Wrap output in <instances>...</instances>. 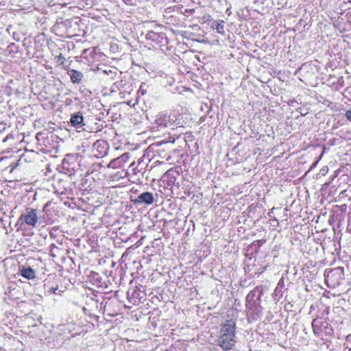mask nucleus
<instances>
[{"instance_id": "nucleus-1", "label": "nucleus", "mask_w": 351, "mask_h": 351, "mask_svg": "<svg viewBox=\"0 0 351 351\" xmlns=\"http://www.w3.org/2000/svg\"><path fill=\"white\" fill-rule=\"evenodd\" d=\"M38 212L32 208H27L25 213H22L19 221L25 223L28 226L35 227L38 221Z\"/></svg>"}, {"instance_id": "nucleus-2", "label": "nucleus", "mask_w": 351, "mask_h": 351, "mask_svg": "<svg viewBox=\"0 0 351 351\" xmlns=\"http://www.w3.org/2000/svg\"><path fill=\"white\" fill-rule=\"evenodd\" d=\"M176 117L174 115L168 114L167 113L160 112L156 115L155 123L162 128H174Z\"/></svg>"}, {"instance_id": "nucleus-3", "label": "nucleus", "mask_w": 351, "mask_h": 351, "mask_svg": "<svg viewBox=\"0 0 351 351\" xmlns=\"http://www.w3.org/2000/svg\"><path fill=\"white\" fill-rule=\"evenodd\" d=\"M154 201V195L152 193L149 192H144L133 200L134 203L136 204H147L150 205L153 204Z\"/></svg>"}, {"instance_id": "nucleus-4", "label": "nucleus", "mask_w": 351, "mask_h": 351, "mask_svg": "<svg viewBox=\"0 0 351 351\" xmlns=\"http://www.w3.org/2000/svg\"><path fill=\"white\" fill-rule=\"evenodd\" d=\"M233 336L221 333L219 338V343L224 350H229L234 345V339Z\"/></svg>"}, {"instance_id": "nucleus-5", "label": "nucleus", "mask_w": 351, "mask_h": 351, "mask_svg": "<svg viewBox=\"0 0 351 351\" xmlns=\"http://www.w3.org/2000/svg\"><path fill=\"white\" fill-rule=\"evenodd\" d=\"M70 123L77 129L82 128L85 124L84 123V117L82 113L77 112L72 114L70 119Z\"/></svg>"}, {"instance_id": "nucleus-6", "label": "nucleus", "mask_w": 351, "mask_h": 351, "mask_svg": "<svg viewBox=\"0 0 351 351\" xmlns=\"http://www.w3.org/2000/svg\"><path fill=\"white\" fill-rule=\"evenodd\" d=\"M128 153H125L120 157L112 160L108 165V167L116 169L121 167L128 158Z\"/></svg>"}, {"instance_id": "nucleus-7", "label": "nucleus", "mask_w": 351, "mask_h": 351, "mask_svg": "<svg viewBox=\"0 0 351 351\" xmlns=\"http://www.w3.org/2000/svg\"><path fill=\"white\" fill-rule=\"evenodd\" d=\"M68 74L71 77V80L73 84H80L84 77V75L81 71L70 69L68 71Z\"/></svg>"}, {"instance_id": "nucleus-8", "label": "nucleus", "mask_w": 351, "mask_h": 351, "mask_svg": "<svg viewBox=\"0 0 351 351\" xmlns=\"http://www.w3.org/2000/svg\"><path fill=\"white\" fill-rule=\"evenodd\" d=\"M234 324L232 321H227L221 328L220 333H226V335H230L234 337Z\"/></svg>"}, {"instance_id": "nucleus-9", "label": "nucleus", "mask_w": 351, "mask_h": 351, "mask_svg": "<svg viewBox=\"0 0 351 351\" xmlns=\"http://www.w3.org/2000/svg\"><path fill=\"white\" fill-rule=\"evenodd\" d=\"M21 275L28 280H32L35 278V272L33 269L31 267H22L20 269Z\"/></svg>"}, {"instance_id": "nucleus-10", "label": "nucleus", "mask_w": 351, "mask_h": 351, "mask_svg": "<svg viewBox=\"0 0 351 351\" xmlns=\"http://www.w3.org/2000/svg\"><path fill=\"white\" fill-rule=\"evenodd\" d=\"M213 27L217 30V32L219 34H224V26H223V21L218 22V21H214L213 23Z\"/></svg>"}, {"instance_id": "nucleus-11", "label": "nucleus", "mask_w": 351, "mask_h": 351, "mask_svg": "<svg viewBox=\"0 0 351 351\" xmlns=\"http://www.w3.org/2000/svg\"><path fill=\"white\" fill-rule=\"evenodd\" d=\"M148 88V85L145 83H142L140 86V88L138 90V93L141 94V95H144L147 93V89Z\"/></svg>"}, {"instance_id": "nucleus-12", "label": "nucleus", "mask_w": 351, "mask_h": 351, "mask_svg": "<svg viewBox=\"0 0 351 351\" xmlns=\"http://www.w3.org/2000/svg\"><path fill=\"white\" fill-rule=\"evenodd\" d=\"M106 142L104 141H102V140H98L94 144H93V147L95 148H97V149H99V148H104V146L106 145Z\"/></svg>"}, {"instance_id": "nucleus-13", "label": "nucleus", "mask_w": 351, "mask_h": 351, "mask_svg": "<svg viewBox=\"0 0 351 351\" xmlns=\"http://www.w3.org/2000/svg\"><path fill=\"white\" fill-rule=\"evenodd\" d=\"M50 248V255L53 257L56 256V252L58 250V247L55 244H51L49 246Z\"/></svg>"}, {"instance_id": "nucleus-14", "label": "nucleus", "mask_w": 351, "mask_h": 351, "mask_svg": "<svg viewBox=\"0 0 351 351\" xmlns=\"http://www.w3.org/2000/svg\"><path fill=\"white\" fill-rule=\"evenodd\" d=\"M58 58V60L60 62L61 64H63L65 61V58L62 53H60L59 56L56 57Z\"/></svg>"}, {"instance_id": "nucleus-15", "label": "nucleus", "mask_w": 351, "mask_h": 351, "mask_svg": "<svg viewBox=\"0 0 351 351\" xmlns=\"http://www.w3.org/2000/svg\"><path fill=\"white\" fill-rule=\"evenodd\" d=\"M58 289V287H51L48 292L49 293H56V291Z\"/></svg>"}, {"instance_id": "nucleus-16", "label": "nucleus", "mask_w": 351, "mask_h": 351, "mask_svg": "<svg viewBox=\"0 0 351 351\" xmlns=\"http://www.w3.org/2000/svg\"><path fill=\"white\" fill-rule=\"evenodd\" d=\"M346 117L350 121H351V110H348L346 112Z\"/></svg>"}, {"instance_id": "nucleus-17", "label": "nucleus", "mask_w": 351, "mask_h": 351, "mask_svg": "<svg viewBox=\"0 0 351 351\" xmlns=\"http://www.w3.org/2000/svg\"><path fill=\"white\" fill-rule=\"evenodd\" d=\"M125 3H129L131 0H123Z\"/></svg>"}, {"instance_id": "nucleus-18", "label": "nucleus", "mask_w": 351, "mask_h": 351, "mask_svg": "<svg viewBox=\"0 0 351 351\" xmlns=\"http://www.w3.org/2000/svg\"><path fill=\"white\" fill-rule=\"evenodd\" d=\"M315 322V319L313 320V324H312L313 326H314Z\"/></svg>"}, {"instance_id": "nucleus-19", "label": "nucleus", "mask_w": 351, "mask_h": 351, "mask_svg": "<svg viewBox=\"0 0 351 351\" xmlns=\"http://www.w3.org/2000/svg\"><path fill=\"white\" fill-rule=\"evenodd\" d=\"M149 36H150V34H147V37L149 38Z\"/></svg>"}]
</instances>
